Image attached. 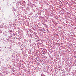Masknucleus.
Instances as JSON below:
<instances>
[{"instance_id": "f257e3e1", "label": "nucleus", "mask_w": 76, "mask_h": 76, "mask_svg": "<svg viewBox=\"0 0 76 76\" xmlns=\"http://www.w3.org/2000/svg\"><path fill=\"white\" fill-rule=\"evenodd\" d=\"M2 33V31L0 30V34H1Z\"/></svg>"}]
</instances>
